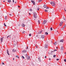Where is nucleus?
Here are the masks:
<instances>
[{"instance_id":"obj_12","label":"nucleus","mask_w":66,"mask_h":66,"mask_svg":"<svg viewBox=\"0 0 66 66\" xmlns=\"http://www.w3.org/2000/svg\"><path fill=\"white\" fill-rule=\"evenodd\" d=\"M26 57L27 59H28V60H30V57L29 56Z\"/></svg>"},{"instance_id":"obj_52","label":"nucleus","mask_w":66,"mask_h":66,"mask_svg":"<svg viewBox=\"0 0 66 66\" xmlns=\"http://www.w3.org/2000/svg\"><path fill=\"white\" fill-rule=\"evenodd\" d=\"M36 37H38V35H36Z\"/></svg>"},{"instance_id":"obj_2","label":"nucleus","mask_w":66,"mask_h":66,"mask_svg":"<svg viewBox=\"0 0 66 66\" xmlns=\"http://www.w3.org/2000/svg\"><path fill=\"white\" fill-rule=\"evenodd\" d=\"M35 9L37 10L38 11H39V6H36L35 7Z\"/></svg>"},{"instance_id":"obj_59","label":"nucleus","mask_w":66,"mask_h":66,"mask_svg":"<svg viewBox=\"0 0 66 66\" xmlns=\"http://www.w3.org/2000/svg\"><path fill=\"white\" fill-rule=\"evenodd\" d=\"M20 26V24H19L18 25V26Z\"/></svg>"},{"instance_id":"obj_55","label":"nucleus","mask_w":66,"mask_h":66,"mask_svg":"<svg viewBox=\"0 0 66 66\" xmlns=\"http://www.w3.org/2000/svg\"><path fill=\"white\" fill-rule=\"evenodd\" d=\"M18 7H20V6H18Z\"/></svg>"},{"instance_id":"obj_7","label":"nucleus","mask_w":66,"mask_h":66,"mask_svg":"<svg viewBox=\"0 0 66 66\" xmlns=\"http://www.w3.org/2000/svg\"><path fill=\"white\" fill-rule=\"evenodd\" d=\"M4 39V38L3 37L2 38H1V43H2V42H3V39Z\"/></svg>"},{"instance_id":"obj_50","label":"nucleus","mask_w":66,"mask_h":66,"mask_svg":"<svg viewBox=\"0 0 66 66\" xmlns=\"http://www.w3.org/2000/svg\"><path fill=\"white\" fill-rule=\"evenodd\" d=\"M13 0V3H14V0Z\"/></svg>"},{"instance_id":"obj_13","label":"nucleus","mask_w":66,"mask_h":66,"mask_svg":"<svg viewBox=\"0 0 66 66\" xmlns=\"http://www.w3.org/2000/svg\"><path fill=\"white\" fill-rule=\"evenodd\" d=\"M22 26L23 27H24L25 26V25L23 23L22 24Z\"/></svg>"},{"instance_id":"obj_25","label":"nucleus","mask_w":66,"mask_h":66,"mask_svg":"<svg viewBox=\"0 0 66 66\" xmlns=\"http://www.w3.org/2000/svg\"><path fill=\"white\" fill-rule=\"evenodd\" d=\"M43 1V0H39V2H41V1Z\"/></svg>"},{"instance_id":"obj_16","label":"nucleus","mask_w":66,"mask_h":66,"mask_svg":"<svg viewBox=\"0 0 66 66\" xmlns=\"http://www.w3.org/2000/svg\"><path fill=\"white\" fill-rule=\"evenodd\" d=\"M63 41H64V40L62 39L60 40V42H62V43H63Z\"/></svg>"},{"instance_id":"obj_27","label":"nucleus","mask_w":66,"mask_h":66,"mask_svg":"<svg viewBox=\"0 0 66 66\" xmlns=\"http://www.w3.org/2000/svg\"><path fill=\"white\" fill-rule=\"evenodd\" d=\"M45 33L46 35H48V33L47 32H46Z\"/></svg>"},{"instance_id":"obj_36","label":"nucleus","mask_w":66,"mask_h":66,"mask_svg":"<svg viewBox=\"0 0 66 66\" xmlns=\"http://www.w3.org/2000/svg\"><path fill=\"white\" fill-rule=\"evenodd\" d=\"M14 47H15V46H16V44H14Z\"/></svg>"},{"instance_id":"obj_18","label":"nucleus","mask_w":66,"mask_h":66,"mask_svg":"<svg viewBox=\"0 0 66 66\" xmlns=\"http://www.w3.org/2000/svg\"><path fill=\"white\" fill-rule=\"evenodd\" d=\"M11 2V0H8V2L10 3Z\"/></svg>"},{"instance_id":"obj_46","label":"nucleus","mask_w":66,"mask_h":66,"mask_svg":"<svg viewBox=\"0 0 66 66\" xmlns=\"http://www.w3.org/2000/svg\"><path fill=\"white\" fill-rule=\"evenodd\" d=\"M18 56V55L16 56V57H17Z\"/></svg>"},{"instance_id":"obj_33","label":"nucleus","mask_w":66,"mask_h":66,"mask_svg":"<svg viewBox=\"0 0 66 66\" xmlns=\"http://www.w3.org/2000/svg\"><path fill=\"white\" fill-rule=\"evenodd\" d=\"M54 57H56V55H54L53 56Z\"/></svg>"},{"instance_id":"obj_56","label":"nucleus","mask_w":66,"mask_h":66,"mask_svg":"<svg viewBox=\"0 0 66 66\" xmlns=\"http://www.w3.org/2000/svg\"><path fill=\"white\" fill-rule=\"evenodd\" d=\"M48 10H49V11H50V9H49Z\"/></svg>"},{"instance_id":"obj_26","label":"nucleus","mask_w":66,"mask_h":66,"mask_svg":"<svg viewBox=\"0 0 66 66\" xmlns=\"http://www.w3.org/2000/svg\"><path fill=\"white\" fill-rule=\"evenodd\" d=\"M38 24H40V21L38 20Z\"/></svg>"},{"instance_id":"obj_6","label":"nucleus","mask_w":66,"mask_h":66,"mask_svg":"<svg viewBox=\"0 0 66 66\" xmlns=\"http://www.w3.org/2000/svg\"><path fill=\"white\" fill-rule=\"evenodd\" d=\"M47 47H48V45L47 44H45V46L44 47L45 49H47Z\"/></svg>"},{"instance_id":"obj_31","label":"nucleus","mask_w":66,"mask_h":66,"mask_svg":"<svg viewBox=\"0 0 66 66\" xmlns=\"http://www.w3.org/2000/svg\"><path fill=\"white\" fill-rule=\"evenodd\" d=\"M4 24L5 26V27H6V25H5V23H4Z\"/></svg>"},{"instance_id":"obj_47","label":"nucleus","mask_w":66,"mask_h":66,"mask_svg":"<svg viewBox=\"0 0 66 66\" xmlns=\"http://www.w3.org/2000/svg\"><path fill=\"white\" fill-rule=\"evenodd\" d=\"M47 57V56H45L44 58H46Z\"/></svg>"},{"instance_id":"obj_44","label":"nucleus","mask_w":66,"mask_h":66,"mask_svg":"<svg viewBox=\"0 0 66 66\" xmlns=\"http://www.w3.org/2000/svg\"><path fill=\"white\" fill-rule=\"evenodd\" d=\"M64 10L65 11V12H66V10H65V9H64Z\"/></svg>"},{"instance_id":"obj_39","label":"nucleus","mask_w":66,"mask_h":66,"mask_svg":"<svg viewBox=\"0 0 66 66\" xmlns=\"http://www.w3.org/2000/svg\"><path fill=\"white\" fill-rule=\"evenodd\" d=\"M30 11H32V9H30Z\"/></svg>"},{"instance_id":"obj_53","label":"nucleus","mask_w":66,"mask_h":66,"mask_svg":"<svg viewBox=\"0 0 66 66\" xmlns=\"http://www.w3.org/2000/svg\"><path fill=\"white\" fill-rule=\"evenodd\" d=\"M29 15H31V14L30 13H29Z\"/></svg>"},{"instance_id":"obj_19","label":"nucleus","mask_w":66,"mask_h":66,"mask_svg":"<svg viewBox=\"0 0 66 66\" xmlns=\"http://www.w3.org/2000/svg\"><path fill=\"white\" fill-rule=\"evenodd\" d=\"M54 44L55 45H56V44H57V42H55L54 43Z\"/></svg>"},{"instance_id":"obj_40","label":"nucleus","mask_w":66,"mask_h":66,"mask_svg":"<svg viewBox=\"0 0 66 66\" xmlns=\"http://www.w3.org/2000/svg\"><path fill=\"white\" fill-rule=\"evenodd\" d=\"M64 62H66V60L65 59H64Z\"/></svg>"},{"instance_id":"obj_34","label":"nucleus","mask_w":66,"mask_h":66,"mask_svg":"<svg viewBox=\"0 0 66 66\" xmlns=\"http://www.w3.org/2000/svg\"><path fill=\"white\" fill-rule=\"evenodd\" d=\"M50 29H51V31H52V28L51 27V28H50Z\"/></svg>"},{"instance_id":"obj_38","label":"nucleus","mask_w":66,"mask_h":66,"mask_svg":"<svg viewBox=\"0 0 66 66\" xmlns=\"http://www.w3.org/2000/svg\"><path fill=\"white\" fill-rule=\"evenodd\" d=\"M57 51V50H54V51Z\"/></svg>"},{"instance_id":"obj_60","label":"nucleus","mask_w":66,"mask_h":66,"mask_svg":"<svg viewBox=\"0 0 66 66\" xmlns=\"http://www.w3.org/2000/svg\"><path fill=\"white\" fill-rule=\"evenodd\" d=\"M14 59H15V58H13V60H14Z\"/></svg>"},{"instance_id":"obj_41","label":"nucleus","mask_w":66,"mask_h":66,"mask_svg":"<svg viewBox=\"0 0 66 66\" xmlns=\"http://www.w3.org/2000/svg\"><path fill=\"white\" fill-rule=\"evenodd\" d=\"M38 59H39V61L40 62V61H41L40 59H39V58H38Z\"/></svg>"},{"instance_id":"obj_3","label":"nucleus","mask_w":66,"mask_h":66,"mask_svg":"<svg viewBox=\"0 0 66 66\" xmlns=\"http://www.w3.org/2000/svg\"><path fill=\"white\" fill-rule=\"evenodd\" d=\"M47 22V21L46 20H44V21L43 22V24H45V23H46Z\"/></svg>"},{"instance_id":"obj_49","label":"nucleus","mask_w":66,"mask_h":66,"mask_svg":"<svg viewBox=\"0 0 66 66\" xmlns=\"http://www.w3.org/2000/svg\"><path fill=\"white\" fill-rule=\"evenodd\" d=\"M49 60H50V61L51 60V59L50 58H49Z\"/></svg>"},{"instance_id":"obj_32","label":"nucleus","mask_w":66,"mask_h":66,"mask_svg":"<svg viewBox=\"0 0 66 66\" xmlns=\"http://www.w3.org/2000/svg\"><path fill=\"white\" fill-rule=\"evenodd\" d=\"M26 57H27L28 56V54H26Z\"/></svg>"},{"instance_id":"obj_11","label":"nucleus","mask_w":66,"mask_h":66,"mask_svg":"<svg viewBox=\"0 0 66 66\" xmlns=\"http://www.w3.org/2000/svg\"><path fill=\"white\" fill-rule=\"evenodd\" d=\"M51 4H55V3L54 2H51Z\"/></svg>"},{"instance_id":"obj_58","label":"nucleus","mask_w":66,"mask_h":66,"mask_svg":"<svg viewBox=\"0 0 66 66\" xmlns=\"http://www.w3.org/2000/svg\"><path fill=\"white\" fill-rule=\"evenodd\" d=\"M64 54H66V52H65V53H64Z\"/></svg>"},{"instance_id":"obj_4","label":"nucleus","mask_w":66,"mask_h":66,"mask_svg":"<svg viewBox=\"0 0 66 66\" xmlns=\"http://www.w3.org/2000/svg\"><path fill=\"white\" fill-rule=\"evenodd\" d=\"M43 6L44 8H46V9H49V7L46 6V5H44Z\"/></svg>"},{"instance_id":"obj_43","label":"nucleus","mask_w":66,"mask_h":66,"mask_svg":"<svg viewBox=\"0 0 66 66\" xmlns=\"http://www.w3.org/2000/svg\"><path fill=\"white\" fill-rule=\"evenodd\" d=\"M7 36V38H8V37H9V36Z\"/></svg>"},{"instance_id":"obj_37","label":"nucleus","mask_w":66,"mask_h":66,"mask_svg":"<svg viewBox=\"0 0 66 66\" xmlns=\"http://www.w3.org/2000/svg\"><path fill=\"white\" fill-rule=\"evenodd\" d=\"M29 36H31V34H29Z\"/></svg>"},{"instance_id":"obj_5","label":"nucleus","mask_w":66,"mask_h":66,"mask_svg":"<svg viewBox=\"0 0 66 66\" xmlns=\"http://www.w3.org/2000/svg\"><path fill=\"white\" fill-rule=\"evenodd\" d=\"M44 37H45V36L43 35H42L41 36V38H42V39H44Z\"/></svg>"},{"instance_id":"obj_61","label":"nucleus","mask_w":66,"mask_h":66,"mask_svg":"<svg viewBox=\"0 0 66 66\" xmlns=\"http://www.w3.org/2000/svg\"><path fill=\"white\" fill-rule=\"evenodd\" d=\"M36 46V48H37V46Z\"/></svg>"},{"instance_id":"obj_42","label":"nucleus","mask_w":66,"mask_h":66,"mask_svg":"<svg viewBox=\"0 0 66 66\" xmlns=\"http://www.w3.org/2000/svg\"><path fill=\"white\" fill-rule=\"evenodd\" d=\"M59 59H56V60L57 61H59Z\"/></svg>"},{"instance_id":"obj_20","label":"nucleus","mask_w":66,"mask_h":66,"mask_svg":"<svg viewBox=\"0 0 66 66\" xmlns=\"http://www.w3.org/2000/svg\"><path fill=\"white\" fill-rule=\"evenodd\" d=\"M63 19L64 20H66L65 19V17L64 16H63Z\"/></svg>"},{"instance_id":"obj_28","label":"nucleus","mask_w":66,"mask_h":66,"mask_svg":"<svg viewBox=\"0 0 66 66\" xmlns=\"http://www.w3.org/2000/svg\"><path fill=\"white\" fill-rule=\"evenodd\" d=\"M66 27V24H65L64 26V27H63V28H64L65 27Z\"/></svg>"},{"instance_id":"obj_63","label":"nucleus","mask_w":66,"mask_h":66,"mask_svg":"<svg viewBox=\"0 0 66 66\" xmlns=\"http://www.w3.org/2000/svg\"><path fill=\"white\" fill-rule=\"evenodd\" d=\"M3 2H5V1H3Z\"/></svg>"},{"instance_id":"obj_14","label":"nucleus","mask_w":66,"mask_h":66,"mask_svg":"<svg viewBox=\"0 0 66 66\" xmlns=\"http://www.w3.org/2000/svg\"><path fill=\"white\" fill-rule=\"evenodd\" d=\"M16 50H15V49H13V52H16Z\"/></svg>"},{"instance_id":"obj_17","label":"nucleus","mask_w":66,"mask_h":66,"mask_svg":"<svg viewBox=\"0 0 66 66\" xmlns=\"http://www.w3.org/2000/svg\"><path fill=\"white\" fill-rule=\"evenodd\" d=\"M61 50H62V51L63 50V46L61 47Z\"/></svg>"},{"instance_id":"obj_30","label":"nucleus","mask_w":66,"mask_h":66,"mask_svg":"<svg viewBox=\"0 0 66 66\" xmlns=\"http://www.w3.org/2000/svg\"><path fill=\"white\" fill-rule=\"evenodd\" d=\"M45 12H48V10H45Z\"/></svg>"},{"instance_id":"obj_54","label":"nucleus","mask_w":66,"mask_h":66,"mask_svg":"<svg viewBox=\"0 0 66 66\" xmlns=\"http://www.w3.org/2000/svg\"><path fill=\"white\" fill-rule=\"evenodd\" d=\"M28 49V47H27V49Z\"/></svg>"},{"instance_id":"obj_15","label":"nucleus","mask_w":66,"mask_h":66,"mask_svg":"<svg viewBox=\"0 0 66 66\" xmlns=\"http://www.w3.org/2000/svg\"><path fill=\"white\" fill-rule=\"evenodd\" d=\"M27 52L26 50H23L22 51V52H23V53H25Z\"/></svg>"},{"instance_id":"obj_24","label":"nucleus","mask_w":66,"mask_h":66,"mask_svg":"<svg viewBox=\"0 0 66 66\" xmlns=\"http://www.w3.org/2000/svg\"><path fill=\"white\" fill-rule=\"evenodd\" d=\"M64 28H63V27L61 29V31H63V29H64Z\"/></svg>"},{"instance_id":"obj_62","label":"nucleus","mask_w":66,"mask_h":66,"mask_svg":"<svg viewBox=\"0 0 66 66\" xmlns=\"http://www.w3.org/2000/svg\"><path fill=\"white\" fill-rule=\"evenodd\" d=\"M58 44H59V42L58 41V43H57Z\"/></svg>"},{"instance_id":"obj_10","label":"nucleus","mask_w":66,"mask_h":66,"mask_svg":"<svg viewBox=\"0 0 66 66\" xmlns=\"http://www.w3.org/2000/svg\"><path fill=\"white\" fill-rule=\"evenodd\" d=\"M9 50H8V49H7V53L9 55H10V54H9Z\"/></svg>"},{"instance_id":"obj_8","label":"nucleus","mask_w":66,"mask_h":66,"mask_svg":"<svg viewBox=\"0 0 66 66\" xmlns=\"http://www.w3.org/2000/svg\"><path fill=\"white\" fill-rule=\"evenodd\" d=\"M31 2L32 3L34 4V5H35V3L34 1H31Z\"/></svg>"},{"instance_id":"obj_29","label":"nucleus","mask_w":66,"mask_h":66,"mask_svg":"<svg viewBox=\"0 0 66 66\" xmlns=\"http://www.w3.org/2000/svg\"><path fill=\"white\" fill-rule=\"evenodd\" d=\"M22 58L23 59H24V56H22Z\"/></svg>"},{"instance_id":"obj_64","label":"nucleus","mask_w":66,"mask_h":66,"mask_svg":"<svg viewBox=\"0 0 66 66\" xmlns=\"http://www.w3.org/2000/svg\"><path fill=\"white\" fill-rule=\"evenodd\" d=\"M18 58H19V57H18Z\"/></svg>"},{"instance_id":"obj_57","label":"nucleus","mask_w":66,"mask_h":66,"mask_svg":"<svg viewBox=\"0 0 66 66\" xmlns=\"http://www.w3.org/2000/svg\"><path fill=\"white\" fill-rule=\"evenodd\" d=\"M10 16H12V14H10Z\"/></svg>"},{"instance_id":"obj_45","label":"nucleus","mask_w":66,"mask_h":66,"mask_svg":"<svg viewBox=\"0 0 66 66\" xmlns=\"http://www.w3.org/2000/svg\"><path fill=\"white\" fill-rule=\"evenodd\" d=\"M53 51H51V53H52V52H53Z\"/></svg>"},{"instance_id":"obj_51","label":"nucleus","mask_w":66,"mask_h":66,"mask_svg":"<svg viewBox=\"0 0 66 66\" xmlns=\"http://www.w3.org/2000/svg\"><path fill=\"white\" fill-rule=\"evenodd\" d=\"M16 2H15V4H16Z\"/></svg>"},{"instance_id":"obj_35","label":"nucleus","mask_w":66,"mask_h":66,"mask_svg":"<svg viewBox=\"0 0 66 66\" xmlns=\"http://www.w3.org/2000/svg\"><path fill=\"white\" fill-rule=\"evenodd\" d=\"M55 4H54V5H52V6H55Z\"/></svg>"},{"instance_id":"obj_48","label":"nucleus","mask_w":66,"mask_h":66,"mask_svg":"<svg viewBox=\"0 0 66 66\" xmlns=\"http://www.w3.org/2000/svg\"><path fill=\"white\" fill-rule=\"evenodd\" d=\"M3 65H4V63H2Z\"/></svg>"},{"instance_id":"obj_21","label":"nucleus","mask_w":66,"mask_h":66,"mask_svg":"<svg viewBox=\"0 0 66 66\" xmlns=\"http://www.w3.org/2000/svg\"><path fill=\"white\" fill-rule=\"evenodd\" d=\"M42 33V31H41L39 33H38V34H40V33Z\"/></svg>"},{"instance_id":"obj_22","label":"nucleus","mask_w":66,"mask_h":66,"mask_svg":"<svg viewBox=\"0 0 66 66\" xmlns=\"http://www.w3.org/2000/svg\"><path fill=\"white\" fill-rule=\"evenodd\" d=\"M7 16H5V20H6V19H7Z\"/></svg>"},{"instance_id":"obj_9","label":"nucleus","mask_w":66,"mask_h":66,"mask_svg":"<svg viewBox=\"0 0 66 66\" xmlns=\"http://www.w3.org/2000/svg\"><path fill=\"white\" fill-rule=\"evenodd\" d=\"M63 22H61V23H60L59 24L60 26H62V25L63 24Z\"/></svg>"},{"instance_id":"obj_1","label":"nucleus","mask_w":66,"mask_h":66,"mask_svg":"<svg viewBox=\"0 0 66 66\" xmlns=\"http://www.w3.org/2000/svg\"><path fill=\"white\" fill-rule=\"evenodd\" d=\"M33 14L34 17V18H36L37 17V15H36V13L35 12H34Z\"/></svg>"},{"instance_id":"obj_23","label":"nucleus","mask_w":66,"mask_h":66,"mask_svg":"<svg viewBox=\"0 0 66 66\" xmlns=\"http://www.w3.org/2000/svg\"><path fill=\"white\" fill-rule=\"evenodd\" d=\"M24 32H25V31H22V34H23Z\"/></svg>"}]
</instances>
